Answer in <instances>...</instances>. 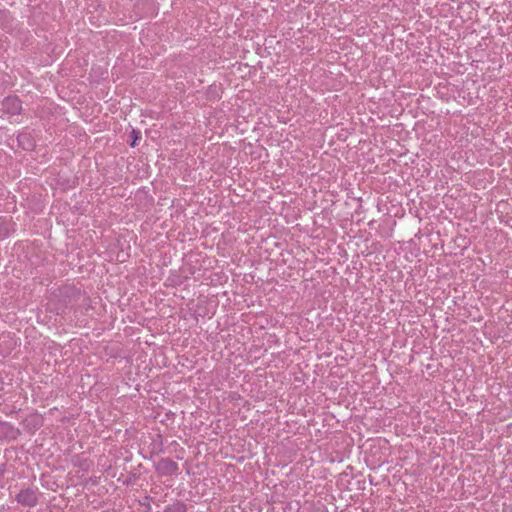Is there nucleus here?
<instances>
[{
    "mask_svg": "<svg viewBox=\"0 0 512 512\" xmlns=\"http://www.w3.org/2000/svg\"><path fill=\"white\" fill-rule=\"evenodd\" d=\"M30 420L34 423L35 426H40L42 424V418L38 414L31 415Z\"/></svg>",
    "mask_w": 512,
    "mask_h": 512,
    "instance_id": "20e7f679",
    "label": "nucleus"
},
{
    "mask_svg": "<svg viewBox=\"0 0 512 512\" xmlns=\"http://www.w3.org/2000/svg\"><path fill=\"white\" fill-rule=\"evenodd\" d=\"M138 137L135 136V138H133V142L131 143V146H135L136 145V141H137Z\"/></svg>",
    "mask_w": 512,
    "mask_h": 512,
    "instance_id": "39448f33",
    "label": "nucleus"
},
{
    "mask_svg": "<svg viewBox=\"0 0 512 512\" xmlns=\"http://www.w3.org/2000/svg\"><path fill=\"white\" fill-rule=\"evenodd\" d=\"M23 138H24V136H20V137L18 138V142H19V143H22V139H23Z\"/></svg>",
    "mask_w": 512,
    "mask_h": 512,
    "instance_id": "423d86ee",
    "label": "nucleus"
},
{
    "mask_svg": "<svg viewBox=\"0 0 512 512\" xmlns=\"http://www.w3.org/2000/svg\"><path fill=\"white\" fill-rule=\"evenodd\" d=\"M159 466L167 469L170 472H175L176 469H177V465L174 462L170 461V460H163V461H161L159 463Z\"/></svg>",
    "mask_w": 512,
    "mask_h": 512,
    "instance_id": "7ed1b4c3",
    "label": "nucleus"
},
{
    "mask_svg": "<svg viewBox=\"0 0 512 512\" xmlns=\"http://www.w3.org/2000/svg\"><path fill=\"white\" fill-rule=\"evenodd\" d=\"M17 501L25 506H34L37 502L36 492L33 489L21 490Z\"/></svg>",
    "mask_w": 512,
    "mask_h": 512,
    "instance_id": "f03ea898",
    "label": "nucleus"
},
{
    "mask_svg": "<svg viewBox=\"0 0 512 512\" xmlns=\"http://www.w3.org/2000/svg\"><path fill=\"white\" fill-rule=\"evenodd\" d=\"M2 111L10 116H14L21 111V102L17 97H7L2 102Z\"/></svg>",
    "mask_w": 512,
    "mask_h": 512,
    "instance_id": "f257e3e1",
    "label": "nucleus"
}]
</instances>
